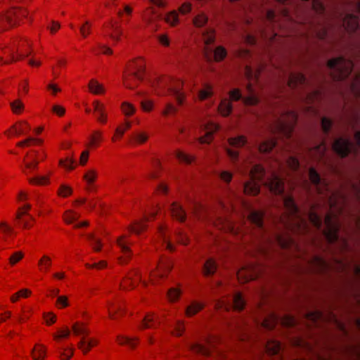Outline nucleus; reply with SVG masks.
Listing matches in <instances>:
<instances>
[{"instance_id": "f257e3e1", "label": "nucleus", "mask_w": 360, "mask_h": 360, "mask_svg": "<svg viewBox=\"0 0 360 360\" xmlns=\"http://www.w3.org/2000/svg\"><path fill=\"white\" fill-rule=\"evenodd\" d=\"M244 172L250 176V180L243 185L245 193L255 195L259 193L260 185H264L271 193L281 197L290 218V221L285 226L295 232L304 233L308 231L307 220L302 217L293 198L285 192L284 181L280 174L273 172L266 176L264 168L257 164L250 165Z\"/></svg>"}, {"instance_id": "f03ea898", "label": "nucleus", "mask_w": 360, "mask_h": 360, "mask_svg": "<svg viewBox=\"0 0 360 360\" xmlns=\"http://www.w3.org/2000/svg\"><path fill=\"white\" fill-rule=\"evenodd\" d=\"M354 63L344 56H340L328 61L327 67L331 77L335 81L349 79L348 85L356 96H360V71L353 72Z\"/></svg>"}, {"instance_id": "7ed1b4c3", "label": "nucleus", "mask_w": 360, "mask_h": 360, "mask_svg": "<svg viewBox=\"0 0 360 360\" xmlns=\"http://www.w3.org/2000/svg\"><path fill=\"white\" fill-rule=\"evenodd\" d=\"M307 217L311 225L321 232L328 243L338 242L340 224L333 214H327L323 219L317 213L311 210Z\"/></svg>"}, {"instance_id": "20e7f679", "label": "nucleus", "mask_w": 360, "mask_h": 360, "mask_svg": "<svg viewBox=\"0 0 360 360\" xmlns=\"http://www.w3.org/2000/svg\"><path fill=\"white\" fill-rule=\"evenodd\" d=\"M260 71V69L253 70L251 67L247 65L245 68V75L246 78L249 80V83L247 85V89L250 95L248 96H243L240 90L236 89L230 92V98L235 101L242 100V101L246 105H256L258 103L259 99L255 94V91L252 86V82L257 81Z\"/></svg>"}, {"instance_id": "39448f33", "label": "nucleus", "mask_w": 360, "mask_h": 360, "mask_svg": "<svg viewBox=\"0 0 360 360\" xmlns=\"http://www.w3.org/2000/svg\"><path fill=\"white\" fill-rule=\"evenodd\" d=\"M297 115L292 110H282L275 117L274 126L272 131L289 136L292 133L297 122Z\"/></svg>"}, {"instance_id": "423d86ee", "label": "nucleus", "mask_w": 360, "mask_h": 360, "mask_svg": "<svg viewBox=\"0 0 360 360\" xmlns=\"http://www.w3.org/2000/svg\"><path fill=\"white\" fill-rule=\"evenodd\" d=\"M354 141L355 145L347 138H338L333 142V150L341 158H345L350 153L356 155L360 150V131L355 132Z\"/></svg>"}, {"instance_id": "0eeeda50", "label": "nucleus", "mask_w": 360, "mask_h": 360, "mask_svg": "<svg viewBox=\"0 0 360 360\" xmlns=\"http://www.w3.org/2000/svg\"><path fill=\"white\" fill-rule=\"evenodd\" d=\"M202 37L206 45L205 54L207 58L213 55L216 61L222 60L226 56V49L223 46H217L215 49L209 46L215 39L214 31L212 29H207L202 32Z\"/></svg>"}, {"instance_id": "6e6552de", "label": "nucleus", "mask_w": 360, "mask_h": 360, "mask_svg": "<svg viewBox=\"0 0 360 360\" xmlns=\"http://www.w3.org/2000/svg\"><path fill=\"white\" fill-rule=\"evenodd\" d=\"M27 11L20 8L12 7L11 11L0 14V32H4L14 26L20 17L26 16Z\"/></svg>"}, {"instance_id": "1a4fd4ad", "label": "nucleus", "mask_w": 360, "mask_h": 360, "mask_svg": "<svg viewBox=\"0 0 360 360\" xmlns=\"http://www.w3.org/2000/svg\"><path fill=\"white\" fill-rule=\"evenodd\" d=\"M309 177L311 182L316 187L317 192L329 198V201L332 206L333 204L332 198L334 197L335 193L330 191L329 185L325 180L321 178L320 175L313 167H311L309 170Z\"/></svg>"}, {"instance_id": "9d476101", "label": "nucleus", "mask_w": 360, "mask_h": 360, "mask_svg": "<svg viewBox=\"0 0 360 360\" xmlns=\"http://www.w3.org/2000/svg\"><path fill=\"white\" fill-rule=\"evenodd\" d=\"M158 85L160 87L167 88V90L175 97L179 105L183 103L184 93L181 91L183 83L180 80L170 81L169 79H159Z\"/></svg>"}, {"instance_id": "9b49d317", "label": "nucleus", "mask_w": 360, "mask_h": 360, "mask_svg": "<svg viewBox=\"0 0 360 360\" xmlns=\"http://www.w3.org/2000/svg\"><path fill=\"white\" fill-rule=\"evenodd\" d=\"M144 72V68L142 65L138 64L134 62L132 65L129 67L128 73L124 76V85L127 88L134 89L135 86L132 83L134 78L139 80H143V72Z\"/></svg>"}, {"instance_id": "f8f14e48", "label": "nucleus", "mask_w": 360, "mask_h": 360, "mask_svg": "<svg viewBox=\"0 0 360 360\" xmlns=\"http://www.w3.org/2000/svg\"><path fill=\"white\" fill-rule=\"evenodd\" d=\"M245 305V302L240 293H236L229 301H219L217 306L219 309H224L226 311L233 309L241 311Z\"/></svg>"}, {"instance_id": "ddd939ff", "label": "nucleus", "mask_w": 360, "mask_h": 360, "mask_svg": "<svg viewBox=\"0 0 360 360\" xmlns=\"http://www.w3.org/2000/svg\"><path fill=\"white\" fill-rule=\"evenodd\" d=\"M279 322L288 326H292L295 324V320L292 317H288L286 320H283L274 314H270L260 321L262 326L268 330L274 329Z\"/></svg>"}, {"instance_id": "4468645a", "label": "nucleus", "mask_w": 360, "mask_h": 360, "mask_svg": "<svg viewBox=\"0 0 360 360\" xmlns=\"http://www.w3.org/2000/svg\"><path fill=\"white\" fill-rule=\"evenodd\" d=\"M248 219L260 231L261 235H265L266 229L264 224V213L260 211L250 210Z\"/></svg>"}, {"instance_id": "2eb2a0df", "label": "nucleus", "mask_w": 360, "mask_h": 360, "mask_svg": "<svg viewBox=\"0 0 360 360\" xmlns=\"http://www.w3.org/2000/svg\"><path fill=\"white\" fill-rule=\"evenodd\" d=\"M264 240L269 244L276 243L283 249L288 248L293 243L292 238L279 233L274 234L272 238L269 236H264Z\"/></svg>"}, {"instance_id": "dca6fc26", "label": "nucleus", "mask_w": 360, "mask_h": 360, "mask_svg": "<svg viewBox=\"0 0 360 360\" xmlns=\"http://www.w3.org/2000/svg\"><path fill=\"white\" fill-rule=\"evenodd\" d=\"M286 79L288 86L292 89L304 87L308 84L306 77L300 72H291Z\"/></svg>"}, {"instance_id": "f3484780", "label": "nucleus", "mask_w": 360, "mask_h": 360, "mask_svg": "<svg viewBox=\"0 0 360 360\" xmlns=\"http://www.w3.org/2000/svg\"><path fill=\"white\" fill-rule=\"evenodd\" d=\"M309 264V270L316 274H323L330 268L329 264L319 256L313 257L310 260Z\"/></svg>"}, {"instance_id": "a211bd4d", "label": "nucleus", "mask_w": 360, "mask_h": 360, "mask_svg": "<svg viewBox=\"0 0 360 360\" xmlns=\"http://www.w3.org/2000/svg\"><path fill=\"white\" fill-rule=\"evenodd\" d=\"M343 25L349 32H355L360 29L359 17L354 13H347L343 19Z\"/></svg>"}, {"instance_id": "6ab92c4d", "label": "nucleus", "mask_w": 360, "mask_h": 360, "mask_svg": "<svg viewBox=\"0 0 360 360\" xmlns=\"http://www.w3.org/2000/svg\"><path fill=\"white\" fill-rule=\"evenodd\" d=\"M214 339L210 338L207 340V345H205L202 344H195L192 349L193 352L200 354L204 356H210L212 353V349L214 347Z\"/></svg>"}, {"instance_id": "aec40b11", "label": "nucleus", "mask_w": 360, "mask_h": 360, "mask_svg": "<svg viewBox=\"0 0 360 360\" xmlns=\"http://www.w3.org/2000/svg\"><path fill=\"white\" fill-rule=\"evenodd\" d=\"M218 129L219 126L217 124L212 122L209 123L205 127V135L199 138V143L201 144L209 143L212 139L213 134L217 131Z\"/></svg>"}, {"instance_id": "412c9836", "label": "nucleus", "mask_w": 360, "mask_h": 360, "mask_svg": "<svg viewBox=\"0 0 360 360\" xmlns=\"http://www.w3.org/2000/svg\"><path fill=\"white\" fill-rule=\"evenodd\" d=\"M170 212L173 217L180 221L186 219V212L182 207L177 202H173L170 205Z\"/></svg>"}, {"instance_id": "4be33fe9", "label": "nucleus", "mask_w": 360, "mask_h": 360, "mask_svg": "<svg viewBox=\"0 0 360 360\" xmlns=\"http://www.w3.org/2000/svg\"><path fill=\"white\" fill-rule=\"evenodd\" d=\"M282 349L281 342L276 340L269 341L265 345V349L269 355L278 354Z\"/></svg>"}, {"instance_id": "5701e85b", "label": "nucleus", "mask_w": 360, "mask_h": 360, "mask_svg": "<svg viewBox=\"0 0 360 360\" xmlns=\"http://www.w3.org/2000/svg\"><path fill=\"white\" fill-rule=\"evenodd\" d=\"M276 144V141L274 139H268L261 143L258 146V149L262 153H267L275 148Z\"/></svg>"}, {"instance_id": "b1692460", "label": "nucleus", "mask_w": 360, "mask_h": 360, "mask_svg": "<svg viewBox=\"0 0 360 360\" xmlns=\"http://www.w3.org/2000/svg\"><path fill=\"white\" fill-rule=\"evenodd\" d=\"M237 276L238 280L248 282L254 280L256 278V274L252 269H241L238 271Z\"/></svg>"}, {"instance_id": "393cba45", "label": "nucleus", "mask_w": 360, "mask_h": 360, "mask_svg": "<svg viewBox=\"0 0 360 360\" xmlns=\"http://www.w3.org/2000/svg\"><path fill=\"white\" fill-rule=\"evenodd\" d=\"M217 268V265L215 262V261L210 258L208 259L203 266V272L204 274L207 276H212L214 274Z\"/></svg>"}, {"instance_id": "a878e982", "label": "nucleus", "mask_w": 360, "mask_h": 360, "mask_svg": "<svg viewBox=\"0 0 360 360\" xmlns=\"http://www.w3.org/2000/svg\"><path fill=\"white\" fill-rule=\"evenodd\" d=\"M34 360H44L46 355V348L42 345H37L32 351Z\"/></svg>"}, {"instance_id": "bb28decb", "label": "nucleus", "mask_w": 360, "mask_h": 360, "mask_svg": "<svg viewBox=\"0 0 360 360\" xmlns=\"http://www.w3.org/2000/svg\"><path fill=\"white\" fill-rule=\"evenodd\" d=\"M160 321H158L156 317L154 314H148L145 316L143 320L141 328H154L156 326Z\"/></svg>"}, {"instance_id": "cd10ccee", "label": "nucleus", "mask_w": 360, "mask_h": 360, "mask_svg": "<svg viewBox=\"0 0 360 360\" xmlns=\"http://www.w3.org/2000/svg\"><path fill=\"white\" fill-rule=\"evenodd\" d=\"M218 108L223 116H228L232 111V105L229 100L224 99L221 101Z\"/></svg>"}, {"instance_id": "c85d7f7f", "label": "nucleus", "mask_w": 360, "mask_h": 360, "mask_svg": "<svg viewBox=\"0 0 360 360\" xmlns=\"http://www.w3.org/2000/svg\"><path fill=\"white\" fill-rule=\"evenodd\" d=\"M203 307L204 305L202 304L193 302L191 305L187 307L186 314L187 316H191L200 311Z\"/></svg>"}, {"instance_id": "c756f323", "label": "nucleus", "mask_w": 360, "mask_h": 360, "mask_svg": "<svg viewBox=\"0 0 360 360\" xmlns=\"http://www.w3.org/2000/svg\"><path fill=\"white\" fill-rule=\"evenodd\" d=\"M229 144L234 148H240L246 145L247 139L243 136L231 138L229 140Z\"/></svg>"}, {"instance_id": "7c9ffc66", "label": "nucleus", "mask_w": 360, "mask_h": 360, "mask_svg": "<svg viewBox=\"0 0 360 360\" xmlns=\"http://www.w3.org/2000/svg\"><path fill=\"white\" fill-rule=\"evenodd\" d=\"M89 89L94 94H103L104 89L96 80L91 79L89 83Z\"/></svg>"}, {"instance_id": "2f4dec72", "label": "nucleus", "mask_w": 360, "mask_h": 360, "mask_svg": "<svg viewBox=\"0 0 360 360\" xmlns=\"http://www.w3.org/2000/svg\"><path fill=\"white\" fill-rule=\"evenodd\" d=\"M148 220V217H145L144 219L136 221L130 226V231L136 234H139L145 229L144 222Z\"/></svg>"}, {"instance_id": "473e14b6", "label": "nucleus", "mask_w": 360, "mask_h": 360, "mask_svg": "<svg viewBox=\"0 0 360 360\" xmlns=\"http://www.w3.org/2000/svg\"><path fill=\"white\" fill-rule=\"evenodd\" d=\"M117 243L126 257H129L131 251L128 245V242L124 240V237L121 236L117 238Z\"/></svg>"}, {"instance_id": "72a5a7b5", "label": "nucleus", "mask_w": 360, "mask_h": 360, "mask_svg": "<svg viewBox=\"0 0 360 360\" xmlns=\"http://www.w3.org/2000/svg\"><path fill=\"white\" fill-rule=\"evenodd\" d=\"M26 41L15 46L16 54L18 59H23L30 54V51L25 49Z\"/></svg>"}, {"instance_id": "f704fd0d", "label": "nucleus", "mask_w": 360, "mask_h": 360, "mask_svg": "<svg viewBox=\"0 0 360 360\" xmlns=\"http://www.w3.org/2000/svg\"><path fill=\"white\" fill-rule=\"evenodd\" d=\"M19 127H17L15 125L13 126L15 134H25L30 129V127L28 123L25 121H22L18 123Z\"/></svg>"}, {"instance_id": "c9c22d12", "label": "nucleus", "mask_w": 360, "mask_h": 360, "mask_svg": "<svg viewBox=\"0 0 360 360\" xmlns=\"http://www.w3.org/2000/svg\"><path fill=\"white\" fill-rule=\"evenodd\" d=\"M285 162L287 165L292 169V170H297L300 167V162L295 156L293 155H288L286 159Z\"/></svg>"}, {"instance_id": "e433bc0d", "label": "nucleus", "mask_w": 360, "mask_h": 360, "mask_svg": "<svg viewBox=\"0 0 360 360\" xmlns=\"http://www.w3.org/2000/svg\"><path fill=\"white\" fill-rule=\"evenodd\" d=\"M165 21L172 26L179 23V15L176 11L169 12L165 17Z\"/></svg>"}, {"instance_id": "4c0bfd02", "label": "nucleus", "mask_w": 360, "mask_h": 360, "mask_svg": "<svg viewBox=\"0 0 360 360\" xmlns=\"http://www.w3.org/2000/svg\"><path fill=\"white\" fill-rule=\"evenodd\" d=\"M312 10L317 14H323L325 11V6L319 0H313L310 3Z\"/></svg>"}, {"instance_id": "58836bf2", "label": "nucleus", "mask_w": 360, "mask_h": 360, "mask_svg": "<svg viewBox=\"0 0 360 360\" xmlns=\"http://www.w3.org/2000/svg\"><path fill=\"white\" fill-rule=\"evenodd\" d=\"M38 264L41 270L47 271L51 265V259L48 255H44L39 261Z\"/></svg>"}, {"instance_id": "ea45409f", "label": "nucleus", "mask_w": 360, "mask_h": 360, "mask_svg": "<svg viewBox=\"0 0 360 360\" xmlns=\"http://www.w3.org/2000/svg\"><path fill=\"white\" fill-rule=\"evenodd\" d=\"M176 157L177 158V159L179 161H181L182 162H185L186 164H190L193 161V157H192L188 154H186L184 152L180 151V150H177L176 152Z\"/></svg>"}, {"instance_id": "a19ab883", "label": "nucleus", "mask_w": 360, "mask_h": 360, "mask_svg": "<svg viewBox=\"0 0 360 360\" xmlns=\"http://www.w3.org/2000/svg\"><path fill=\"white\" fill-rule=\"evenodd\" d=\"M208 18L204 13H200L193 19V24L198 27L204 26L207 22Z\"/></svg>"}, {"instance_id": "79ce46f5", "label": "nucleus", "mask_w": 360, "mask_h": 360, "mask_svg": "<svg viewBox=\"0 0 360 360\" xmlns=\"http://www.w3.org/2000/svg\"><path fill=\"white\" fill-rule=\"evenodd\" d=\"M327 150V146L324 142H322L319 145L316 146L314 148V155L319 158H323Z\"/></svg>"}, {"instance_id": "37998d69", "label": "nucleus", "mask_w": 360, "mask_h": 360, "mask_svg": "<svg viewBox=\"0 0 360 360\" xmlns=\"http://www.w3.org/2000/svg\"><path fill=\"white\" fill-rule=\"evenodd\" d=\"M332 125H333V122L331 120H330L326 117H322L321 129L326 135H328L329 134L330 129L332 127Z\"/></svg>"}, {"instance_id": "c03bdc74", "label": "nucleus", "mask_w": 360, "mask_h": 360, "mask_svg": "<svg viewBox=\"0 0 360 360\" xmlns=\"http://www.w3.org/2000/svg\"><path fill=\"white\" fill-rule=\"evenodd\" d=\"M136 338H130L128 337H117V342L120 345H127L130 347L133 348L136 345Z\"/></svg>"}, {"instance_id": "a18cd8bd", "label": "nucleus", "mask_w": 360, "mask_h": 360, "mask_svg": "<svg viewBox=\"0 0 360 360\" xmlns=\"http://www.w3.org/2000/svg\"><path fill=\"white\" fill-rule=\"evenodd\" d=\"M72 330L77 335H87L89 333L88 330L83 326L82 323H75L72 326Z\"/></svg>"}, {"instance_id": "49530a36", "label": "nucleus", "mask_w": 360, "mask_h": 360, "mask_svg": "<svg viewBox=\"0 0 360 360\" xmlns=\"http://www.w3.org/2000/svg\"><path fill=\"white\" fill-rule=\"evenodd\" d=\"M134 277H139V278L141 280L139 272L138 271H134L131 274H130L126 278L124 283L123 284H122V287L123 289H127V285H129V286H133L134 287V283H133Z\"/></svg>"}, {"instance_id": "de8ad7c7", "label": "nucleus", "mask_w": 360, "mask_h": 360, "mask_svg": "<svg viewBox=\"0 0 360 360\" xmlns=\"http://www.w3.org/2000/svg\"><path fill=\"white\" fill-rule=\"evenodd\" d=\"M10 105L13 112L15 114H20L24 109V105L20 100H15Z\"/></svg>"}, {"instance_id": "09e8293b", "label": "nucleus", "mask_w": 360, "mask_h": 360, "mask_svg": "<svg viewBox=\"0 0 360 360\" xmlns=\"http://www.w3.org/2000/svg\"><path fill=\"white\" fill-rule=\"evenodd\" d=\"M122 110L124 114L127 116H131L135 112V108L129 103L124 102L122 105Z\"/></svg>"}, {"instance_id": "8fccbe9b", "label": "nucleus", "mask_w": 360, "mask_h": 360, "mask_svg": "<svg viewBox=\"0 0 360 360\" xmlns=\"http://www.w3.org/2000/svg\"><path fill=\"white\" fill-rule=\"evenodd\" d=\"M79 214L72 211H67L64 214V220L68 224H72L77 220Z\"/></svg>"}, {"instance_id": "3c124183", "label": "nucleus", "mask_w": 360, "mask_h": 360, "mask_svg": "<svg viewBox=\"0 0 360 360\" xmlns=\"http://www.w3.org/2000/svg\"><path fill=\"white\" fill-rule=\"evenodd\" d=\"M97 174L96 171L89 170L84 175V179L91 186V184L96 180Z\"/></svg>"}, {"instance_id": "603ef678", "label": "nucleus", "mask_w": 360, "mask_h": 360, "mask_svg": "<svg viewBox=\"0 0 360 360\" xmlns=\"http://www.w3.org/2000/svg\"><path fill=\"white\" fill-rule=\"evenodd\" d=\"M87 238L91 242L94 249L98 252L101 249V243L99 239L96 238L93 234H89Z\"/></svg>"}, {"instance_id": "864d4df0", "label": "nucleus", "mask_w": 360, "mask_h": 360, "mask_svg": "<svg viewBox=\"0 0 360 360\" xmlns=\"http://www.w3.org/2000/svg\"><path fill=\"white\" fill-rule=\"evenodd\" d=\"M94 111L97 114L98 116H103L105 112V106L103 104L101 103L98 101H95L93 103Z\"/></svg>"}, {"instance_id": "5fc2aeb1", "label": "nucleus", "mask_w": 360, "mask_h": 360, "mask_svg": "<svg viewBox=\"0 0 360 360\" xmlns=\"http://www.w3.org/2000/svg\"><path fill=\"white\" fill-rule=\"evenodd\" d=\"M75 160L72 158H68L65 160H60V165L65 167V168L68 169H73L75 168Z\"/></svg>"}, {"instance_id": "6e6d98bb", "label": "nucleus", "mask_w": 360, "mask_h": 360, "mask_svg": "<svg viewBox=\"0 0 360 360\" xmlns=\"http://www.w3.org/2000/svg\"><path fill=\"white\" fill-rule=\"evenodd\" d=\"M159 232H160V234L161 235V236L162 238L163 243L165 245L166 248L168 249L170 251H173L174 250L173 245L168 240L167 237L165 236L163 227H160L159 228Z\"/></svg>"}, {"instance_id": "4d7b16f0", "label": "nucleus", "mask_w": 360, "mask_h": 360, "mask_svg": "<svg viewBox=\"0 0 360 360\" xmlns=\"http://www.w3.org/2000/svg\"><path fill=\"white\" fill-rule=\"evenodd\" d=\"M148 136L144 132L136 133L134 135L133 139L137 143H143L148 140Z\"/></svg>"}, {"instance_id": "13d9d810", "label": "nucleus", "mask_w": 360, "mask_h": 360, "mask_svg": "<svg viewBox=\"0 0 360 360\" xmlns=\"http://www.w3.org/2000/svg\"><path fill=\"white\" fill-rule=\"evenodd\" d=\"M212 95V88L209 86H207L205 89L201 90L199 93V97L202 100H205Z\"/></svg>"}, {"instance_id": "bf43d9fd", "label": "nucleus", "mask_w": 360, "mask_h": 360, "mask_svg": "<svg viewBox=\"0 0 360 360\" xmlns=\"http://www.w3.org/2000/svg\"><path fill=\"white\" fill-rule=\"evenodd\" d=\"M180 291L176 288H171L167 293L168 297L170 301L174 302L176 301L179 297L180 296Z\"/></svg>"}, {"instance_id": "052dcab7", "label": "nucleus", "mask_w": 360, "mask_h": 360, "mask_svg": "<svg viewBox=\"0 0 360 360\" xmlns=\"http://www.w3.org/2000/svg\"><path fill=\"white\" fill-rule=\"evenodd\" d=\"M227 154L233 164H236L239 161V153L231 149H226Z\"/></svg>"}, {"instance_id": "680f3d73", "label": "nucleus", "mask_w": 360, "mask_h": 360, "mask_svg": "<svg viewBox=\"0 0 360 360\" xmlns=\"http://www.w3.org/2000/svg\"><path fill=\"white\" fill-rule=\"evenodd\" d=\"M30 182L31 184H36L39 185L45 184L48 182V177L45 176H40L30 179Z\"/></svg>"}, {"instance_id": "e2e57ef3", "label": "nucleus", "mask_w": 360, "mask_h": 360, "mask_svg": "<svg viewBox=\"0 0 360 360\" xmlns=\"http://www.w3.org/2000/svg\"><path fill=\"white\" fill-rule=\"evenodd\" d=\"M23 257V254L21 252H14L9 258V262L11 264L14 265L19 262Z\"/></svg>"}, {"instance_id": "0e129e2a", "label": "nucleus", "mask_w": 360, "mask_h": 360, "mask_svg": "<svg viewBox=\"0 0 360 360\" xmlns=\"http://www.w3.org/2000/svg\"><path fill=\"white\" fill-rule=\"evenodd\" d=\"M56 305L59 308L68 307L69 305L68 297L66 296H58Z\"/></svg>"}, {"instance_id": "69168bd1", "label": "nucleus", "mask_w": 360, "mask_h": 360, "mask_svg": "<svg viewBox=\"0 0 360 360\" xmlns=\"http://www.w3.org/2000/svg\"><path fill=\"white\" fill-rule=\"evenodd\" d=\"M220 179L226 182L229 183L232 179V173L229 171H221L219 174Z\"/></svg>"}, {"instance_id": "338daca9", "label": "nucleus", "mask_w": 360, "mask_h": 360, "mask_svg": "<svg viewBox=\"0 0 360 360\" xmlns=\"http://www.w3.org/2000/svg\"><path fill=\"white\" fill-rule=\"evenodd\" d=\"M71 193H72L71 188H70L69 186H65V185L60 186L59 191H58L59 195H60L63 197H66V196L70 195Z\"/></svg>"}, {"instance_id": "774afa93", "label": "nucleus", "mask_w": 360, "mask_h": 360, "mask_svg": "<svg viewBox=\"0 0 360 360\" xmlns=\"http://www.w3.org/2000/svg\"><path fill=\"white\" fill-rule=\"evenodd\" d=\"M192 5L189 2L184 3L179 8V12L183 14H187L191 11Z\"/></svg>"}]
</instances>
